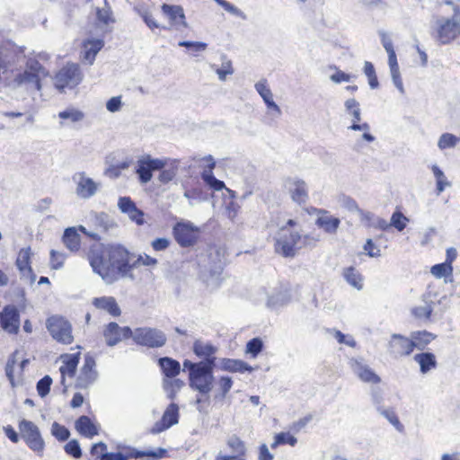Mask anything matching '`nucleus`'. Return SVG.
Here are the masks:
<instances>
[{
	"instance_id": "f257e3e1",
	"label": "nucleus",
	"mask_w": 460,
	"mask_h": 460,
	"mask_svg": "<svg viewBox=\"0 0 460 460\" xmlns=\"http://www.w3.org/2000/svg\"><path fill=\"white\" fill-rule=\"evenodd\" d=\"M88 261L93 272L107 284L113 283L119 277L131 276L130 255L121 245L93 246L89 251Z\"/></svg>"
},
{
	"instance_id": "f03ea898",
	"label": "nucleus",
	"mask_w": 460,
	"mask_h": 460,
	"mask_svg": "<svg viewBox=\"0 0 460 460\" xmlns=\"http://www.w3.org/2000/svg\"><path fill=\"white\" fill-rule=\"evenodd\" d=\"M214 367L215 366H210L208 363H194L188 359L183 361V370L189 372L190 387L201 396H206V401L208 400L214 387Z\"/></svg>"
},
{
	"instance_id": "7ed1b4c3",
	"label": "nucleus",
	"mask_w": 460,
	"mask_h": 460,
	"mask_svg": "<svg viewBox=\"0 0 460 460\" xmlns=\"http://www.w3.org/2000/svg\"><path fill=\"white\" fill-rule=\"evenodd\" d=\"M302 234L296 229L279 227L274 235L275 252L285 257L293 258L301 249Z\"/></svg>"
},
{
	"instance_id": "20e7f679",
	"label": "nucleus",
	"mask_w": 460,
	"mask_h": 460,
	"mask_svg": "<svg viewBox=\"0 0 460 460\" xmlns=\"http://www.w3.org/2000/svg\"><path fill=\"white\" fill-rule=\"evenodd\" d=\"M19 430L29 448L41 456L45 448V441L38 426L23 419L19 422Z\"/></svg>"
},
{
	"instance_id": "39448f33",
	"label": "nucleus",
	"mask_w": 460,
	"mask_h": 460,
	"mask_svg": "<svg viewBox=\"0 0 460 460\" xmlns=\"http://www.w3.org/2000/svg\"><path fill=\"white\" fill-rule=\"evenodd\" d=\"M131 337L136 343L149 348H160L166 342L165 334L162 331L155 328H137L132 331Z\"/></svg>"
},
{
	"instance_id": "423d86ee",
	"label": "nucleus",
	"mask_w": 460,
	"mask_h": 460,
	"mask_svg": "<svg viewBox=\"0 0 460 460\" xmlns=\"http://www.w3.org/2000/svg\"><path fill=\"white\" fill-rule=\"evenodd\" d=\"M82 74L79 66L68 64L61 68L55 76V86L63 92L66 88H74L82 81Z\"/></svg>"
},
{
	"instance_id": "0eeeda50",
	"label": "nucleus",
	"mask_w": 460,
	"mask_h": 460,
	"mask_svg": "<svg viewBox=\"0 0 460 460\" xmlns=\"http://www.w3.org/2000/svg\"><path fill=\"white\" fill-rule=\"evenodd\" d=\"M47 328L54 340L64 344L73 341L71 324L63 317L51 316L47 320Z\"/></svg>"
},
{
	"instance_id": "6e6552de",
	"label": "nucleus",
	"mask_w": 460,
	"mask_h": 460,
	"mask_svg": "<svg viewBox=\"0 0 460 460\" xmlns=\"http://www.w3.org/2000/svg\"><path fill=\"white\" fill-rule=\"evenodd\" d=\"M72 181L75 184V193L82 199H89L99 190L101 183L87 176L85 172L73 174Z\"/></svg>"
},
{
	"instance_id": "1a4fd4ad",
	"label": "nucleus",
	"mask_w": 460,
	"mask_h": 460,
	"mask_svg": "<svg viewBox=\"0 0 460 460\" xmlns=\"http://www.w3.org/2000/svg\"><path fill=\"white\" fill-rule=\"evenodd\" d=\"M199 228L191 222H180L173 226V235L181 247H190L196 243Z\"/></svg>"
},
{
	"instance_id": "9d476101",
	"label": "nucleus",
	"mask_w": 460,
	"mask_h": 460,
	"mask_svg": "<svg viewBox=\"0 0 460 460\" xmlns=\"http://www.w3.org/2000/svg\"><path fill=\"white\" fill-rule=\"evenodd\" d=\"M201 160L206 163L200 174L204 182L213 190L218 191L226 189L227 191L231 192L229 189L226 188L224 181L215 177L213 170L216 166V162L213 156L209 155L203 157Z\"/></svg>"
},
{
	"instance_id": "9b49d317",
	"label": "nucleus",
	"mask_w": 460,
	"mask_h": 460,
	"mask_svg": "<svg viewBox=\"0 0 460 460\" xmlns=\"http://www.w3.org/2000/svg\"><path fill=\"white\" fill-rule=\"evenodd\" d=\"M95 366L96 364L94 358L90 355H86L84 358V363L76 379L77 387L87 388L95 382L98 376Z\"/></svg>"
},
{
	"instance_id": "f8f14e48",
	"label": "nucleus",
	"mask_w": 460,
	"mask_h": 460,
	"mask_svg": "<svg viewBox=\"0 0 460 460\" xmlns=\"http://www.w3.org/2000/svg\"><path fill=\"white\" fill-rule=\"evenodd\" d=\"M284 186L294 202L302 205L307 201L308 189L303 180L298 178H288L285 181Z\"/></svg>"
},
{
	"instance_id": "ddd939ff",
	"label": "nucleus",
	"mask_w": 460,
	"mask_h": 460,
	"mask_svg": "<svg viewBox=\"0 0 460 460\" xmlns=\"http://www.w3.org/2000/svg\"><path fill=\"white\" fill-rule=\"evenodd\" d=\"M132 330L126 327H119L117 323L111 322L107 324L103 330V337L106 344L110 347L115 346L120 342L123 339L131 337Z\"/></svg>"
},
{
	"instance_id": "4468645a",
	"label": "nucleus",
	"mask_w": 460,
	"mask_h": 460,
	"mask_svg": "<svg viewBox=\"0 0 460 460\" xmlns=\"http://www.w3.org/2000/svg\"><path fill=\"white\" fill-rule=\"evenodd\" d=\"M0 327L8 333H17L20 327V315L13 305H7L0 312Z\"/></svg>"
},
{
	"instance_id": "2eb2a0df",
	"label": "nucleus",
	"mask_w": 460,
	"mask_h": 460,
	"mask_svg": "<svg viewBox=\"0 0 460 460\" xmlns=\"http://www.w3.org/2000/svg\"><path fill=\"white\" fill-rule=\"evenodd\" d=\"M12 85L14 88L23 87L27 92L31 93L40 91L41 88L39 75L29 72V70L17 73L12 81Z\"/></svg>"
},
{
	"instance_id": "dca6fc26",
	"label": "nucleus",
	"mask_w": 460,
	"mask_h": 460,
	"mask_svg": "<svg viewBox=\"0 0 460 460\" xmlns=\"http://www.w3.org/2000/svg\"><path fill=\"white\" fill-rule=\"evenodd\" d=\"M388 351L395 357L409 356L413 351L411 337L394 333L388 342Z\"/></svg>"
},
{
	"instance_id": "f3484780",
	"label": "nucleus",
	"mask_w": 460,
	"mask_h": 460,
	"mask_svg": "<svg viewBox=\"0 0 460 460\" xmlns=\"http://www.w3.org/2000/svg\"><path fill=\"white\" fill-rule=\"evenodd\" d=\"M179 420V407L176 403L172 402L163 414L162 419L155 422L151 432L153 434H158L164 430L169 429L174 424L178 423Z\"/></svg>"
},
{
	"instance_id": "a211bd4d",
	"label": "nucleus",
	"mask_w": 460,
	"mask_h": 460,
	"mask_svg": "<svg viewBox=\"0 0 460 460\" xmlns=\"http://www.w3.org/2000/svg\"><path fill=\"white\" fill-rule=\"evenodd\" d=\"M88 221L98 234L107 233L117 227L114 219L104 212H91L88 216Z\"/></svg>"
},
{
	"instance_id": "6ab92c4d",
	"label": "nucleus",
	"mask_w": 460,
	"mask_h": 460,
	"mask_svg": "<svg viewBox=\"0 0 460 460\" xmlns=\"http://www.w3.org/2000/svg\"><path fill=\"white\" fill-rule=\"evenodd\" d=\"M161 9L163 13L169 18L172 27H174L176 30L188 27V23L185 21L184 11L181 5L164 4Z\"/></svg>"
},
{
	"instance_id": "aec40b11",
	"label": "nucleus",
	"mask_w": 460,
	"mask_h": 460,
	"mask_svg": "<svg viewBox=\"0 0 460 460\" xmlns=\"http://www.w3.org/2000/svg\"><path fill=\"white\" fill-rule=\"evenodd\" d=\"M350 367L353 373L365 383L377 384L381 381L380 377L360 359H351Z\"/></svg>"
},
{
	"instance_id": "412c9836",
	"label": "nucleus",
	"mask_w": 460,
	"mask_h": 460,
	"mask_svg": "<svg viewBox=\"0 0 460 460\" xmlns=\"http://www.w3.org/2000/svg\"><path fill=\"white\" fill-rule=\"evenodd\" d=\"M193 351L198 357L204 358V360L199 363H208L210 366H215L217 359L215 354L217 351V347L212 345L210 342L197 340L193 343Z\"/></svg>"
},
{
	"instance_id": "4be33fe9",
	"label": "nucleus",
	"mask_w": 460,
	"mask_h": 460,
	"mask_svg": "<svg viewBox=\"0 0 460 460\" xmlns=\"http://www.w3.org/2000/svg\"><path fill=\"white\" fill-rule=\"evenodd\" d=\"M315 224L318 227L323 229L327 234H335L340 226L341 220L329 214L328 211L320 209Z\"/></svg>"
},
{
	"instance_id": "5701e85b",
	"label": "nucleus",
	"mask_w": 460,
	"mask_h": 460,
	"mask_svg": "<svg viewBox=\"0 0 460 460\" xmlns=\"http://www.w3.org/2000/svg\"><path fill=\"white\" fill-rule=\"evenodd\" d=\"M31 254V250L30 247L21 249L16 259V266L22 277L29 278L31 281L33 282L35 280V275L32 273L30 265Z\"/></svg>"
},
{
	"instance_id": "b1692460",
	"label": "nucleus",
	"mask_w": 460,
	"mask_h": 460,
	"mask_svg": "<svg viewBox=\"0 0 460 460\" xmlns=\"http://www.w3.org/2000/svg\"><path fill=\"white\" fill-rule=\"evenodd\" d=\"M460 34V24L452 20H447L438 29V40L447 44Z\"/></svg>"
},
{
	"instance_id": "393cba45",
	"label": "nucleus",
	"mask_w": 460,
	"mask_h": 460,
	"mask_svg": "<svg viewBox=\"0 0 460 460\" xmlns=\"http://www.w3.org/2000/svg\"><path fill=\"white\" fill-rule=\"evenodd\" d=\"M104 42L100 39L87 40L83 44V59L93 65L98 52L103 48Z\"/></svg>"
},
{
	"instance_id": "a878e982",
	"label": "nucleus",
	"mask_w": 460,
	"mask_h": 460,
	"mask_svg": "<svg viewBox=\"0 0 460 460\" xmlns=\"http://www.w3.org/2000/svg\"><path fill=\"white\" fill-rule=\"evenodd\" d=\"M386 53L388 55V66L390 68L393 83L401 93H404V87L401 77L400 68L397 62L395 51L392 50V52Z\"/></svg>"
},
{
	"instance_id": "bb28decb",
	"label": "nucleus",
	"mask_w": 460,
	"mask_h": 460,
	"mask_svg": "<svg viewBox=\"0 0 460 460\" xmlns=\"http://www.w3.org/2000/svg\"><path fill=\"white\" fill-rule=\"evenodd\" d=\"M93 305L98 309L107 311L112 316H119L121 314L119 306L112 296L96 297Z\"/></svg>"
},
{
	"instance_id": "cd10ccee",
	"label": "nucleus",
	"mask_w": 460,
	"mask_h": 460,
	"mask_svg": "<svg viewBox=\"0 0 460 460\" xmlns=\"http://www.w3.org/2000/svg\"><path fill=\"white\" fill-rule=\"evenodd\" d=\"M79 363V354L66 355L63 360V365L59 367L61 374V383L65 385L66 376L73 377L75 374Z\"/></svg>"
},
{
	"instance_id": "c85d7f7f",
	"label": "nucleus",
	"mask_w": 460,
	"mask_h": 460,
	"mask_svg": "<svg viewBox=\"0 0 460 460\" xmlns=\"http://www.w3.org/2000/svg\"><path fill=\"white\" fill-rule=\"evenodd\" d=\"M220 368L224 371L232 373L252 372L253 367L246 362L240 359L223 358L221 359Z\"/></svg>"
},
{
	"instance_id": "c756f323",
	"label": "nucleus",
	"mask_w": 460,
	"mask_h": 460,
	"mask_svg": "<svg viewBox=\"0 0 460 460\" xmlns=\"http://www.w3.org/2000/svg\"><path fill=\"white\" fill-rule=\"evenodd\" d=\"M436 336L432 334L431 332H429L427 331H419V332H413L411 333V341L412 344V349L415 348L422 350L425 349V347L430 343Z\"/></svg>"
},
{
	"instance_id": "7c9ffc66",
	"label": "nucleus",
	"mask_w": 460,
	"mask_h": 460,
	"mask_svg": "<svg viewBox=\"0 0 460 460\" xmlns=\"http://www.w3.org/2000/svg\"><path fill=\"white\" fill-rule=\"evenodd\" d=\"M75 429L76 430L83 436L86 438H93V436L98 434V429L96 426L91 421L90 418L87 416H81L75 421Z\"/></svg>"
},
{
	"instance_id": "2f4dec72",
	"label": "nucleus",
	"mask_w": 460,
	"mask_h": 460,
	"mask_svg": "<svg viewBox=\"0 0 460 460\" xmlns=\"http://www.w3.org/2000/svg\"><path fill=\"white\" fill-rule=\"evenodd\" d=\"M414 360L420 365V370L422 374H427L432 368L437 367L436 357L430 352H422L414 356Z\"/></svg>"
},
{
	"instance_id": "473e14b6",
	"label": "nucleus",
	"mask_w": 460,
	"mask_h": 460,
	"mask_svg": "<svg viewBox=\"0 0 460 460\" xmlns=\"http://www.w3.org/2000/svg\"><path fill=\"white\" fill-rule=\"evenodd\" d=\"M158 363L165 376L172 378L179 375L181 366L177 360L164 357L159 358Z\"/></svg>"
},
{
	"instance_id": "72a5a7b5",
	"label": "nucleus",
	"mask_w": 460,
	"mask_h": 460,
	"mask_svg": "<svg viewBox=\"0 0 460 460\" xmlns=\"http://www.w3.org/2000/svg\"><path fill=\"white\" fill-rule=\"evenodd\" d=\"M226 445L231 450V455L244 460L246 455V447L244 442L239 437L236 435L229 437L226 440Z\"/></svg>"
},
{
	"instance_id": "f704fd0d",
	"label": "nucleus",
	"mask_w": 460,
	"mask_h": 460,
	"mask_svg": "<svg viewBox=\"0 0 460 460\" xmlns=\"http://www.w3.org/2000/svg\"><path fill=\"white\" fill-rule=\"evenodd\" d=\"M63 243L71 252H76L80 248V235L75 227H68L63 234Z\"/></svg>"
},
{
	"instance_id": "c9c22d12",
	"label": "nucleus",
	"mask_w": 460,
	"mask_h": 460,
	"mask_svg": "<svg viewBox=\"0 0 460 460\" xmlns=\"http://www.w3.org/2000/svg\"><path fill=\"white\" fill-rule=\"evenodd\" d=\"M343 277L346 281L353 288H357L358 290L362 289V277L355 268H346L343 271Z\"/></svg>"
},
{
	"instance_id": "e433bc0d",
	"label": "nucleus",
	"mask_w": 460,
	"mask_h": 460,
	"mask_svg": "<svg viewBox=\"0 0 460 460\" xmlns=\"http://www.w3.org/2000/svg\"><path fill=\"white\" fill-rule=\"evenodd\" d=\"M58 118L62 120H67L71 123L80 122L84 119V113L75 108L69 107L58 112Z\"/></svg>"
},
{
	"instance_id": "4c0bfd02",
	"label": "nucleus",
	"mask_w": 460,
	"mask_h": 460,
	"mask_svg": "<svg viewBox=\"0 0 460 460\" xmlns=\"http://www.w3.org/2000/svg\"><path fill=\"white\" fill-rule=\"evenodd\" d=\"M152 169L146 158L139 159L136 172L138 174L139 181L142 183H147L152 179Z\"/></svg>"
},
{
	"instance_id": "58836bf2",
	"label": "nucleus",
	"mask_w": 460,
	"mask_h": 460,
	"mask_svg": "<svg viewBox=\"0 0 460 460\" xmlns=\"http://www.w3.org/2000/svg\"><path fill=\"white\" fill-rule=\"evenodd\" d=\"M431 170L436 178L437 192L438 195H439L441 192L445 190L447 187L451 186V182L447 180L445 173L438 165H432Z\"/></svg>"
},
{
	"instance_id": "ea45409f",
	"label": "nucleus",
	"mask_w": 460,
	"mask_h": 460,
	"mask_svg": "<svg viewBox=\"0 0 460 460\" xmlns=\"http://www.w3.org/2000/svg\"><path fill=\"white\" fill-rule=\"evenodd\" d=\"M137 14L144 20L145 23L150 28L154 30L155 28H159V23L155 20L150 10L146 6H138L135 8Z\"/></svg>"
},
{
	"instance_id": "a19ab883",
	"label": "nucleus",
	"mask_w": 460,
	"mask_h": 460,
	"mask_svg": "<svg viewBox=\"0 0 460 460\" xmlns=\"http://www.w3.org/2000/svg\"><path fill=\"white\" fill-rule=\"evenodd\" d=\"M433 312L432 303L426 302L423 305L415 306L411 309V314L420 320H429Z\"/></svg>"
},
{
	"instance_id": "79ce46f5",
	"label": "nucleus",
	"mask_w": 460,
	"mask_h": 460,
	"mask_svg": "<svg viewBox=\"0 0 460 460\" xmlns=\"http://www.w3.org/2000/svg\"><path fill=\"white\" fill-rule=\"evenodd\" d=\"M459 138L451 133H443L438 141V147L440 150L454 148L458 144Z\"/></svg>"
},
{
	"instance_id": "37998d69",
	"label": "nucleus",
	"mask_w": 460,
	"mask_h": 460,
	"mask_svg": "<svg viewBox=\"0 0 460 460\" xmlns=\"http://www.w3.org/2000/svg\"><path fill=\"white\" fill-rule=\"evenodd\" d=\"M218 393L215 394V399H224L233 386V380L229 376H221L218 381Z\"/></svg>"
},
{
	"instance_id": "c03bdc74",
	"label": "nucleus",
	"mask_w": 460,
	"mask_h": 460,
	"mask_svg": "<svg viewBox=\"0 0 460 460\" xmlns=\"http://www.w3.org/2000/svg\"><path fill=\"white\" fill-rule=\"evenodd\" d=\"M344 106L346 112L353 117V122L361 120V111L358 101L353 98L348 99Z\"/></svg>"
},
{
	"instance_id": "a18cd8bd",
	"label": "nucleus",
	"mask_w": 460,
	"mask_h": 460,
	"mask_svg": "<svg viewBox=\"0 0 460 460\" xmlns=\"http://www.w3.org/2000/svg\"><path fill=\"white\" fill-rule=\"evenodd\" d=\"M297 442L296 437L288 432H280L275 436L274 442L271 444V448L277 447L279 445L288 444L294 447Z\"/></svg>"
},
{
	"instance_id": "49530a36",
	"label": "nucleus",
	"mask_w": 460,
	"mask_h": 460,
	"mask_svg": "<svg viewBox=\"0 0 460 460\" xmlns=\"http://www.w3.org/2000/svg\"><path fill=\"white\" fill-rule=\"evenodd\" d=\"M382 416H384L398 431L403 429L402 424L400 422L396 413L393 409L382 408L381 411H377Z\"/></svg>"
},
{
	"instance_id": "de8ad7c7",
	"label": "nucleus",
	"mask_w": 460,
	"mask_h": 460,
	"mask_svg": "<svg viewBox=\"0 0 460 460\" xmlns=\"http://www.w3.org/2000/svg\"><path fill=\"white\" fill-rule=\"evenodd\" d=\"M217 4L222 6L226 12L231 13L234 16L239 17L242 20H246L247 15L238 7L234 5L233 4L227 2L226 0H214Z\"/></svg>"
},
{
	"instance_id": "09e8293b",
	"label": "nucleus",
	"mask_w": 460,
	"mask_h": 460,
	"mask_svg": "<svg viewBox=\"0 0 460 460\" xmlns=\"http://www.w3.org/2000/svg\"><path fill=\"white\" fill-rule=\"evenodd\" d=\"M430 272L436 278L441 279L443 277L452 275L453 268L452 265L444 262L432 266Z\"/></svg>"
},
{
	"instance_id": "8fccbe9b",
	"label": "nucleus",
	"mask_w": 460,
	"mask_h": 460,
	"mask_svg": "<svg viewBox=\"0 0 460 460\" xmlns=\"http://www.w3.org/2000/svg\"><path fill=\"white\" fill-rule=\"evenodd\" d=\"M408 221V217H406L402 212L395 211L391 217L389 225L390 226L395 227L399 232H402L406 227Z\"/></svg>"
},
{
	"instance_id": "3c124183",
	"label": "nucleus",
	"mask_w": 460,
	"mask_h": 460,
	"mask_svg": "<svg viewBox=\"0 0 460 460\" xmlns=\"http://www.w3.org/2000/svg\"><path fill=\"white\" fill-rule=\"evenodd\" d=\"M254 87L264 102L273 98L272 92L270 89L266 79H261L255 84Z\"/></svg>"
},
{
	"instance_id": "603ef678",
	"label": "nucleus",
	"mask_w": 460,
	"mask_h": 460,
	"mask_svg": "<svg viewBox=\"0 0 460 460\" xmlns=\"http://www.w3.org/2000/svg\"><path fill=\"white\" fill-rule=\"evenodd\" d=\"M164 385L168 392V397L173 399L176 393L184 385V383L181 379L165 380Z\"/></svg>"
},
{
	"instance_id": "864d4df0",
	"label": "nucleus",
	"mask_w": 460,
	"mask_h": 460,
	"mask_svg": "<svg viewBox=\"0 0 460 460\" xmlns=\"http://www.w3.org/2000/svg\"><path fill=\"white\" fill-rule=\"evenodd\" d=\"M51 434L59 441H66L70 436L69 430L58 422H53L51 426Z\"/></svg>"
},
{
	"instance_id": "5fc2aeb1",
	"label": "nucleus",
	"mask_w": 460,
	"mask_h": 460,
	"mask_svg": "<svg viewBox=\"0 0 460 460\" xmlns=\"http://www.w3.org/2000/svg\"><path fill=\"white\" fill-rule=\"evenodd\" d=\"M96 16L100 22L103 24H108L110 22H113L111 18V8L108 6V4L106 3V5L103 4L102 7H96Z\"/></svg>"
},
{
	"instance_id": "6e6d98bb",
	"label": "nucleus",
	"mask_w": 460,
	"mask_h": 460,
	"mask_svg": "<svg viewBox=\"0 0 460 460\" xmlns=\"http://www.w3.org/2000/svg\"><path fill=\"white\" fill-rule=\"evenodd\" d=\"M65 452L73 456L74 458H80L82 456V450L76 439H72L64 447Z\"/></svg>"
},
{
	"instance_id": "4d7b16f0",
	"label": "nucleus",
	"mask_w": 460,
	"mask_h": 460,
	"mask_svg": "<svg viewBox=\"0 0 460 460\" xmlns=\"http://www.w3.org/2000/svg\"><path fill=\"white\" fill-rule=\"evenodd\" d=\"M262 348V341L259 338H253L247 342L246 353H249L252 358H255L261 351Z\"/></svg>"
},
{
	"instance_id": "13d9d810",
	"label": "nucleus",
	"mask_w": 460,
	"mask_h": 460,
	"mask_svg": "<svg viewBox=\"0 0 460 460\" xmlns=\"http://www.w3.org/2000/svg\"><path fill=\"white\" fill-rule=\"evenodd\" d=\"M215 71H216L217 75H218L219 80L225 81L226 79L227 75L234 74L232 62L228 59L224 60L222 62L221 67L217 68Z\"/></svg>"
},
{
	"instance_id": "bf43d9fd",
	"label": "nucleus",
	"mask_w": 460,
	"mask_h": 460,
	"mask_svg": "<svg viewBox=\"0 0 460 460\" xmlns=\"http://www.w3.org/2000/svg\"><path fill=\"white\" fill-rule=\"evenodd\" d=\"M52 379L49 376H45L37 383V391L40 396H46L50 390Z\"/></svg>"
},
{
	"instance_id": "052dcab7",
	"label": "nucleus",
	"mask_w": 460,
	"mask_h": 460,
	"mask_svg": "<svg viewBox=\"0 0 460 460\" xmlns=\"http://www.w3.org/2000/svg\"><path fill=\"white\" fill-rule=\"evenodd\" d=\"M371 399L377 411H381L384 408V394L379 387H373L371 389Z\"/></svg>"
},
{
	"instance_id": "680f3d73",
	"label": "nucleus",
	"mask_w": 460,
	"mask_h": 460,
	"mask_svg": "<svg viewBox=\"0 0 460 460\" xmlns=\"http://www.w3.org/2000/svg\"><path fill=\"white\" fill-rule=\"evenodd\" d=\"M66 257V256L65 253L52 250L50 252V262H51L52 269H55V270L60 269L64 264Z\"/></svg>"
},
{
	"instance_id": "e2e57ef3",
	"label": "nucleus",
	"mask_w": 460,
	"mask_h": 460,
	"mask_svg": "<svg viewBox=\"0 0 460 460\" xmlns=\"http://www.w3.org/2000/svg\"><path fill=\"white\" fill-rule=\"evenodd\" d=\"M18 354L17 351H15L12 357H10L8 358V361L6 363V366H5V375L8 378V380L10 381L11 383V385L13 387L15 385H14V376H13V369H14V366L16 364V355Z\"/></svg>"
},
{
	"instance_id": "0e129e2a",
	"label": "nucleus",
	"mask_w": 460,
	"mask_h": 460,
	"mask_svg": "<svg viewBox=\"0 0 460 460\" xmlns=\"http://www.w3.org/2000/svg\"><path fill=\"white\" fill-rule=\"evenodd\" d=\"M118 207L122 213L128 214L136 207V204L129 197H120L118 201Z\"/></svg>"
},
{
	"instance_id": "69168bd1",
	"label": "nucleus",
	"mask_w": 460,
	"mask_h": 460,
	"mask_svg": "<svg viewBox=\"0 0 460 460\" xmlns=\"http://www.w3.org/2000/svg\"><path fill=\"white\" fill-rule=\"evenodd\" d=\"M319 241H320L319 234H307L302 235L301 248H303V247L314 248L316 246V244Z\"/></svg>"
},
{
	"instance_id": "338daca9",
	"label": "nucleus",
	"mask_w": 460,
	"mask_h": 460,
	"mask_svg": "<svg viewBox=\"0 0 460 460\" xmlns=\"http://www.w3.org/2000/svg\"><path fill=\"white\" fill-rule=\"evenodd\" d=\"M25 70H29V72L38 74L40 80L41 76H45L46 75L45 69L40 65V63L38 62L37 60H29L27 62V66H26V69Z\"/></svg>"
},
{
	"instance_id": "774afa93",
	"label": "nucleus",
	"mask_w": 460,
	"mask_h": 460,
	"mask_svg": "<svg viewBox=\"0 0 460 460\" xmlns=\"http://www.w3.org/2000/svg\"><path fill=\"white\" fill-rule=\"evenodd\" d=\"M364 251L369 257L377 258L381 256L380 249L373 243L372 239H367L365 245Z\"/></svg>"
}]
</instances>
